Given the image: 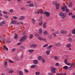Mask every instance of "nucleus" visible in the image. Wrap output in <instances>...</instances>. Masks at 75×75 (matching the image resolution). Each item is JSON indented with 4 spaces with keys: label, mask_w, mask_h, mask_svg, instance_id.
Wrapping results in <instances>:
<instances>
[{
    "label": "nucleus",
    "mask_w": 75,
    "mask_h": 75,
    "mask_svg": "<svg viewBox=\"0 0 75 75\" xmlns=\"http://www.w3.org/2000/svg\"><path fill=\"white\" fill-rule=\"evenodd\" d=\"M57 75H63V74H62L57 73Z\"/></svg>",
    "instance_id": "56"
},
{
    "label": "nucleus",
    "mask_w": 75,
    "mask_h": 75,
    "mask_svg": "<svg viewBox=\"0 0 75 75\" xmlns=\"http://www.w3.org/2000/svg\"><path fill=\"white\" fill-rule=\"evenodd\" d=\"M27 38V36L25 35L22 38L20 39V41H23Z\"/></svg>",
    "instance_id": "4"
},
{
    "label": "nucleus",
    "mask_w": 75,
    "mask_h": 75,
    "mask_svg": "<svg viewBox=\"0 0 75 75\" xmlns=\"http://www.w3.org/2000/svg\"><path fill=\"white\" fill-rule=\"evenodd\" d=\"M4 65L5 67H7V62H4Z\"/></svg>",
    "instance_id": "24"
},
{
    "label": "nucleus",
    "mask_w": 75,
    "mask_h": 75,
    "mask_svg": "<svg viewBox=\"0 0 75 75\" xmlns=\"http://www.w3.org/2000/svg\"><path fill=\"white\" fill-rule=\"evenodd\" d=\"M37 44H33L30 45V47H34L35 48L37 47Z\"/></svg>",
    "instance_id": "9"
},
{
    "label": "nucleus",
    "mask_w": 75,
    "mask_h": 75,
    "mask_svg": "<svg viewBox=\"0 0 75 75\" xmlns=\"http://www.w3.org/2000/svg\"><path fill=\"white\" fill-rule=\"evenodd\" d=\"M48 75H52V73H48Z\"/></svg>",
    "instance_id": "59"
},
{
    "label": "nucleus",
    "mask_w": 75,
    "mask_h": 75,
    "mask_svg": "<svg viewBox=\"0 0 75 75\" xmlns=\"http://www.w3.org/2000/svg\"><path fill=\"white\" fill-rule=\"evenodd\" d=\"M56 46H57V47H60V46H61V44L59 42L57 43L56 44Z\"/></svg>",
    "instance_id": "11"
},
{
    "label": "nucleus",
    "mask_w": 75,
    "mask_h": 75,
    "mask_svg": "<svg viewBox=\"0 0 75 75\" xmlns=\"http://www.w3.org/2000/svg\"><path fill=\"white\" fill-rule=\"evenodd\" d=\"M68 40L70 42L72 41V39L71 38H69L68 39Z\"/></svg>",
    "instance_id": "34"
},
{
    "label": "nucleus",
    "mask_w": 75,
    "mask_h": 75,
    "mask_svg": "<svg viewBox=\"0 0 75 75\" xmlns=\"http://www.w3.org/2000/svg\"><path fill=\"white\" fill-rule=\"evenodd\" d=\"M56 7H59V4L58 3L56 4Z\"/></svg>",
    "instance_id": "46"
},
{
    "label": "nucleus",
    "mask_w": 75,
    "mask_h": 75,
    "mask_svg": "<svg viewBox=\"0 0 75 75\" xmlns=\"http://www.w3.org/2000/svg\"><path fill=\"white\" fill-rule=\"evenodd\" d=\"M42 40H43V41H45V42H46V41H47V39H46L45 38H42Z\"/></svg>",
    "instance_id": "43"
},
{
    "label": "nucleus",
    "mask_w": 75,
    "mask_h": 75,
    "mask_svg": "<svg viewBox=\"0 0 75 75\" xmlns=\"http://www.w3.org/2000/svg\"><path fill=\"white\" fill-rule=\"evenodd\" d=\"M48 34V32L47 31H44L43 32V35H47Z\"/></svg>",
    "instance_id": "14"
},
{
    "label": "nucleus",
    "mask_w": 75,
    "mask_h": 75,
    "mask_svg": "<svg viewBox=\"0 0 75 75\" xmlns=\"http://www.w3.org/2000/svg\"><path fill=\"white\" fill-rule=\"evenodd\" d=\"M74 65H75V63H72V64L71 65V66L70 67H72V65H74Z\"/></svg>",
    "instance_id": "61"
},
{
    "label": "nucleus",
    "mask_w": 75,
    "mask_h": 75,
    "mask_svg": "<svg viewBox=\"0 0 75 75\" xmlns=\"http://www.w3.org/2000/svg\"><path fill=\"white\" fill-rule=\"evenodd\" d=\"M41 61L43 62V63H44L45 62V59H42L41 60Z\"/></svg>",
    "instance_id": "36"
},
{
    "label": "nucleus",
    "mask_w": 75,
    "mask_h": 75,
    "mask_svg": "<svg viewBox=\"0 0 75 75\" xmlns=\"http://www.w3.org/2000/svg\"><path fill=\"white\" fill-rule=\"evenodd\" d=\"M35 65H31L30 66V67L31 68H35Z\"/></svg>",
    "instance_id": "32"
},
{
    "label": "nucleus",
    "mask_w": 75,
    "mask_h": 75,
    "mask_svg": "<svg viewBox=\"0 0 75 75\" xmlns=\"http://www.w3.org/2000/svg\"><path fill=\"white\" fill-rule=\"evenodd\" d=\"M48 44H46V45H44L43 46V47L44 48L45 47H47V46H48Z\"/></svg>",
    "instance_id": "38"
},
{
    "label": "nucleus",
    "mask_w": 75,
    "mask_h": 75,
    "mask_svg": "<svg viewBox=\"0 0 75 75\" xmlns=\"http://www.w3.org/2000/svg\"><path fill=\"white\" fill-rule=\"evenodd\" d=\"M52 35L54 37H57V35H56V34L54 33H52Z\"/></svg>",
    "instance_id": "28"
},
{
    "label": "nucleus",
    "mask_w": 75,
    "mask_h": 75,
    "mask_svg": "<svg viewBox=\"0 0 75 75\" xmlns=\"http://www.w3.org/2000/svg\"><path fill=\"white\" fill-rule=\"evenodd\" d=\"M34 50L31 49V50H29L28 51V52H34Z\"/></svg>",
    "instance_id": "29"
},
{
    "label": "nucleus",
    "mask_w": 75,
    "mask_h": 75,
    "mask_svg": "<svg viewBox=\"0 0 75 75\" xmlns=\"http://www.w3.org/2000/svg\"><path fill=\"white\" fill-rule=\"evenodd\" d=\"M15 36H14V38L15 39L17 38V37H18V35L16 33H15Z\"/></svg>",
    "instance_id": "31"
},
{
    "label": "nucleus",
    "mask_w": 75,
    "mask_h": 75,
    "mask_svg": "<svg viewBox=\"0 0 75 75\" xmlns=\"http://www.w3.org/2000/svg\"><path fill=\"white\" fill-rule=\"evenodd\" d=\"M52 47H53L52 45H50L48 47V48H49V49H50Z\"/></svg>",
    "instance_id": "40"
},
{
    "label": "nucleus",
    "mask_w": 75,
    "mask_h": 75,
    "mask_svg": "<svg viewBox=\"0 0 75 75\" xmlns=\"http://www.w3.org/2000/svg\"><path fill=\"white\" fill-rule=\"evenodd\" d=\"M66 13H68V12H69V9L66 8Z\"/></svg>",
    "instance_id": "49"
},
{
    "label": "nucleus",
    "mask_w": 75,
    "mask_h": 75,
    "mask_svg": "<svg viewBox=\"0 0 75 75\" xmlns=\"http://www.w3.org/2000/svg\"><path fill=\"white\" fill-rule=\"evenodd\" d=\"M36 37H37L38 39L39 40H41L42 39V38L40 37V36H38V35H36Z\"/></svg>",
    "instance_id": "6"
},
{
    "label": "nucleus",
    "mask_w": 75,
    "mask_h": 75,
    "mask_svg": "<svg viewBox=\"0 0 75 75\" xmlns=\"http://www.w3.org/2000/svg\"><path fill=\"white\" fill-rule=\"evenodd\" d=\"M42 25V22H40L39 23V25Z\"/></svg>",
    "instance_id": "53"
},
{
    "label": "nucleus",
    "mask_w": 75,
    "mask_h": 75,
    "mask_svg": "<svg viewBox=\"0 0 75 75\" xmlns=\"http://www.w3.org/2000/svg\"><path fill=\"white\" fill-rule=\"evenodd\" d=\"M26 3L28 4H31V1H28L26 2Z\"/></svg>",
    "instance_id": "42"
},
{
    "label": "nucleus",
    "mask_w": 75,
    "mask_h": 75,
    "mask_svg": "<svg viewBox=\"0 0 75 75\" xmlns=\"http://www.w3.org/2000/svg\"><path fill=\"white\" fill-rule=\"evenodd\" d=\"M68 60L67 59H64V62L65 63V64H67L68 63V62H67V60Z\"/></svg>",
    "instance_id": "27"
},
{
    "label": "nucleus",
    "mask_w": 75,
    "mask_h": 75,
    "mask_svg": "<svg viewBox=\"0 0 75 75\" xmlns=\"http://www.w3.org/2000/svg\"><path fill=\"white\" fill-rule=\"evenodd\" d=\"M21 44V42H19V43H18V44H17V45H20V44Z\"/></svg>",
    "instance_id": "64"
},
{
    "label": "nucleus",
    "mask_w": 75,
    "mask_h": 75,
    "mask_svg": "<svg viewBox=\"0 0 75 75\" xmlns=\"http://www.w3.org/2000/svg\"><path fill=\"white\" fill-rule=\"evenodd\" d=\"M66 33V31H64L63 30H62L60 31V33H61V34H65Z\"/></svg>",
    "instance_id": "7"
},
{
    "label": "nucleus",
    "mask_w": 75,
    "mask_h": 75,
    "mask_svg": "<svg viewBox=\"0 0 75 75\" xmlns=\"http://www.w3.org/2000/svg\"><path fill=\"white\" fill-rule=\"evenodd\" d=\"M14 71L13 70H10L9 71V74H11V73H13Z\"/></svg>",
    "instance_id": "39"
},
{
    "label": "nucleus",
    "mask_w": 75,
    "mask_h": 75,
    "mask_svg": "<svg viewBox=\"0 0 75 75\" xmlns=\"http://www.w3.org/2000/svg\"><path fill=\"white\" fill-rule=\"evenodd\" d=\"M40 74V72H37L35 73V75H38Z\"/></svg>",
    "instance_id": "37"
},
{
    "label": "nucleus",
    "mask_w": 75,
    "mask_h": 75,
    "mask_svg": "<svg viewBox=\"0 0 75 75\" xmlns=\"http://www.w3.org/2000/svg\"><path fill=\"white\" fill-rule=\"evenodd\" d=\"M3 13L5 14H7V13L6 11H3Z\"/></svg>",
    "instance_id": "52"
},
{
    "label": "nucleus",
    "mask_w": 75,
    "mask_h": 75,
    "mask_svg": "<svg viewBox=\"0 0 75 75\" xmlns=\"http://www.w3.org/2000/svg\"><path fill=\"white\" fill-rule=\"evenodd\" d=\"M19 75H23V72L21 71H20L19 72Z\"/></svg>",
    "instance_id": "16"
},
{
    "label": "nucleus",
    "mask_w": 75,
    "mask_h": 75,
    "mask_svg": "<svg viewBox=\"0 0 75 75\" xmlns=\"http://www.w3.org/2000/svg\"><path fill=\"white\" fill-rule=\"evenodd\" d=\"M71 47V44H69L66 45V47L67 48H70Z\"/></svg>",
    "instance_id": "17"
},
{
    "label": "nucleus",
    "mask_w": 75,
    "mask_h": 75,
    "mask_svg": "<svg viewBox=\"0 0 75 75\" xmlns=\"http://www.w3.org/2000/svg\"><path fill=\"white\" fill-rule=\"evenodd\" d=\"M39 11H40V14H42V13H43V12H42V10L40 9Z\"/></svg>",
    "instance_id": "35"
},
{
    "label": "nucleus",
    "mask_w": 75,
    "mask_h": 75,
    "mask_svg": "<svg viewBox=\"0 0 75 75\" xmlns=\"http://www.w3.org/2000/svg\"><path fill=\"white\" fill-rule=\"evenodd\" d=\"M46 25H47V23L45 22L43 24V28H45L46 27Z\"/></svg>",
    "instance_id": "19"
},
{
    "label": "nucleus",
    "mask_w": 75,
    "mask_h": 75,
    "mask_svg": "<svg viewBox=\"0 0 75 75\" xmlns=\"http://www.w3.org/2000/svg\"><path fill=\"white\" fill-rule=\"evenodd\" d=\"M56 66H58L59 65V63H57L56 64Z\"/></svg>",
    "instance_id": "63"
},
{
    "label": "nucleus",
    "mask_w": 75,
    "mask_h": 75,
    "mask_svg": "<svg viewBox=\"0 0 75 75\" xmlns=\"http://www.w3.org/2000/svg\"><path fill=\"white\" fill-rule=\"evenodd\" d=\"M38 21H42V19H41V18H40L38 19Z\"/></svg>",
    "instance_id": "58"
},
{
    "label": "nucleus",
    "mask_w": 75,
    "mask_h": 75,
    "mask_svg": "<svg viewBox=\"0 0 75 75\" xmlns=\"http://www.w3.org/2000/svg\"><path fill=\"white\" fill-rule=\"evenodd\" d=\"M39 32L40 34H42V29L40 28L39 30Z\"/></svg>",
    "instance_id": "18"
},
{
    "label": "nucleus",
    "mask_w": 75,
    "mask_h": 75,
    "mask_svg": "<svg viewBox=\"0 0 75 75\" xmlns=\"http://www.w3.org/2000/svg\"><path fill=\"white\" fill-rule=\"evenodd\" d=\"M71 17L72 18H74L75 17V15H73Z\"/></svg>",
    "instance_id": "62"
},
{
    "label": "nucleus",
    "mask_w": 75,
    "mask_h": 75,
    "mask_svg": "<svg viewBox=\"0 0 75 75\" xmlns=\"http://www.w3.org/2000/svg\"><path fill=\"white\" fill-rule=\"evenodd\" d=\"M16 50V48H13L12 49V50H11L12 52H13V51H14Z\"/></svg>",
    "instance_id": "41"
},
{
    "label": "nucleus",
    "mask_w": 75,
    "mask_h": 75,
    "mask_svg": "<svg viewBox=\"0 0 75 75\" xmlns=\"http://www.w3.org/2000/svg\"><path fill=\"white\" fill-rule=\"evenodd\" d=\"M72 12L70 13H69V16H72Z\"/></svg>",
    "instance_id": "51"
},
{
    "label": "nucleus",
    "mask_w": 75,
    "mask_h": 75,
    "mask_svg": "<svg viewBox=\"0 0 75 75\" xmlns=\"http://www.w3.org/2000/svg\"><path fill=\"white\" fill-rule=\"evenodd\" d=\"M54 58L55 59H56V60H58L59 59L58 57L57 56H54Z\"/></svg>",
    "instance_id": "22"
},
{
    "label": "nucleus",
    "mask_w": 75,
    "mask_h": 75,
    "mask_svg": "<svg viewBox=\"0 0 75 75\" xmlns=\"http://www.w3.org/2000/svg\"><path fill=\"white\" fill-rule=\"evenodd\" d=\"M21 10H25V8H21Z\"/></svg>",
    "instance_id": "54"
},
{
    "label": "nucleus",
    "mask_w": 75,
    "mask_h": 75,
    "mask_svg": "<svg viewBox=\"0 0 75 75\" xmlns=\"http://www.w3.org/2000/svg\"><path fill=\"white\" fill-rule=\"evenodd\" d=\"M29 7H34V4L33 3L30 4L28 5Z\"/></svg>",
    "instance_id": "15"
},
{
    "label": "nucleus",
    "mask_w": 75,
    "mask_h": 75,
    "mask_svg": "<svg viewBox=\"0 0 75 75\" xmlns=\"http://www.w3.org/2000/svg\"><path fill=\"white\" fill-rule=\"evenodd\" d=\"M9 62H10V63H13L14 62L11 60H9Z\"/></svg>",
    "instance_id": "44"
},
{
    "label": "nucleus",
    "mask_w": 75,
    "mask_h": 75,
    "mask_svg": "<svg viewBox=\"0 0 75 75\" xmlns=\"http://www.w3.org/2000/svg\"><path fill=\"white\" fill-rule=\"evenodd\" d=\"M43 14H45V16L47 17H50V13L48 12L45 11L43 13Z\"/></svg>",
    "instance_id": "3"
},
{
    "label": "nucleus",
    "mask_w": 75,
    "mask_h": 75,
    "mask_svg": "<svg viewBox=\"0 0 75 75\" xmlns=\"http://www.w3.org/2000/svg\"><path fill=\"white\" fill-rule=\"evenodd\" d=\"M13 18L15 20H16V19L17 18V17H16V16H14L13 17Z\"/></svg>",
    "instance_id": "55"
},
{
    "label": "nucleus",
    "mask_w": 75,
    "mask_h": 75,
    "mask_svg": "<svg viewBox=\"0 0 75 75\" xmlns=\"http://www.w3.org/2000/svg\"><path fill=\"white\" fill-rule=\"evenodd\" d=\"M25 72L26 73H28V70L25 69Z\"/></svg>",
    "instance_id": "50"
},
{
    "label": "nucleus",
    "mask_w": 75,
    "mask_h": 75,
    "mask_svg": "<svg viewBox=\"0 0 75 75\" xmlns=\"http://www.w3.org/2000/svg\"><path fill=\"white\" fill-rule=\"evenodd\" d=\"M33 64H38V61L37 60H35L33 61Z\"/></svg>",
    "instance_id": "13"
},
{
    "label": "nucleus",
    "mask_w": 75,
    "mask_h": 75,
    "mask_svg": "<svg viewBox=\"0 0 75 75\" xmlns=\"http://www.w3.org/2000/svg\"><path fill=\"white\" fill-rule=\"evenodd\" d=\"M51 70L53 74H55L56 71V69H57V68H55L54 67H51Z\"/></svg>",
    "instance_id": "2"
},
{
    "label": "nucleus",
    "mask_w": 75,
    "mask_h": 75,
    "mask_svg": "<svg viewBox=\"0 0 75 75\" xmlns=\"http://www.w3.org/2000/svg\"><path fill=\"white\" fill-rule=\"evenodd\" d=\"M69 7H71L72 6V3L71 2H70L69 3Z\"/></svg>",
    "instance_id": "20"
},
{
    "label": "nucleus",
    "mask_w": 75,
    "mask_h": 75,
    "mask_svg": "<svg viewBox=\"0 0 75 75\" xmlns=\"http://www.w3.org/2000/svg\"><path fill=\"white\" fill-rule=\"evenodd\" d=\"M67 8V6L65 5H64L63 7H62L61 8L62 10V11H64L65 10V9Z\"/></svg>",
    "instance_id": "5"
},
{
    "label": "nucleus",
    "mask_w": 75,
    "mask_h": 75,
    "mask_svg": "<svg viewBox=\"0 0 75 75\" xmlns=\"http://www.w3.org/2000/svg\"><path fill=\"white\" fill-rule=\"evenodd\" d=\"M9 11L10 13H13V9H10L9 10Z\"/></svg>",
    "instance_id": "48"
},
{
    "label": "nucleus",
    "mask_w": 75,
    "mask_h": 75,
    "mask_svg": "<svg viewBox=\"0 0 75 75\" xmlns=\"http://www.w3.org/2000/svg\"><path fill=\"white\" fill-rule=\"evenodd\" d=\"M59 14L60 16L62 17V19H65V17L67 16V14L65 13H62V12H60Z\"/></svg>",
    "instance_id": "1"
},
{
    "label": "nucleus",
    "mask_w": 75,
    "mask_h": 75,
    "mask_svg": "<svg viewBox=\"0 0 75 75\" xmlns=\"http://www.w3.org/2000/svg\"><path fill=\"white\" fill-rule=\"evenodd\" d=\"M17 22L16 21H12L11 22V24H16Z\"/></svg>",
    "instance_id": "8"
},
{
    "label": "nucleus",
    "mask_w": 75,
    "mask_h": 75,
    "mask_svg": "<svg viewBox=\"0 0 75 75\" xmlns=\"http://www.w3.org/2000/svg\"><path fill=\"white\" fill-rule=\"evenodd\" d=\"M35 14H39L40 13V11H37L35 12Z\"/></svg>",
    "instance_id": "23"
},
{
    "label": "nucleus",
    "mask_w": 75,
    "mask_h": 75,
    "mask_svg": "<svg viewBox=\"0 0 75 75\" xmlns=\"http://www.w3.org/2000/svg\"><path fill=\"white\" fill-rule=\"evenodd\" d=\"M54 30H55V29H52L51 30V31H54Z\"/></svg>",
    "instance_id": "60"
},
{
    "label": "nucleus",
    "mask_w": 75,
    "mask_h": 75,
    "mask_svg": "<svg viewBox=\"0 0 75 75\" xmlns=\"http://www.w3.org/2000/svg\"><path fill=\"white\" fill-rule=\"evenodd\" d=\"M33 35L31 34L30 35V38L31 39L32 38H33Z\"/></svg>",
    "instance_id": "45"
},
{
    "label": "nucleus",
    "mask_w": 75,
    "mask_h": 75,
    "mask_svg": "<svg viewBox=\"0 0 75 75\" xmlns=\"http://www.w3.org/2000/svg\"><path fill=\"white\" fill-rule=\"evenodd\" d=\"M48 37L49 38V39H51L52 38V35H49L48 36Z\"/></svg>",
    "instance_id": "21"
},
{
    "label": "nucleus",
    "mask_w": 75,
    "mask_h": 75,
    "mask_svg": "<svg viewBox=\"0 0 75 75\" xmlns=\"http://www.w3.org/2000/svg\"><path fill=\"white\" fill-rule=\"evenodd\" d=\"M32 21L33 22V24H34L35 23V21L34 19H32Z\"/></svg>",
    "instance_id": "26"
},
{
    "label": "nucleus",
    "mask_w": 75,
    "mask_h": 75,
    "mask_svg": "<svg viewBox=\"0 0 75 75\" xmlns=\"http://www.w3.org/2000/svg\"><path fill=\"white\" fill-rule=\"evenodd\" d=\"M42 58V56H40L38 57V59L39 60H41V59Z\"/></svg>",
    "instance_id": "30"
},
{
    "label": "nucleus",
    "mask_w": 75,
    "mask_h": 75,
    "mask_svg": "<svg viewBox=\"0 0 75 75\" xmlns=\"http://www.w3.org/2000/svg\"><path fill=\"white\" fill-rule=\"evenodd\" d=\"M1 23L2 24H5V22L3 21L1 22Z\"/></svg>",
    "instance_id": "57"
},
{
    "label": "nucleus",
    "mask_w": 75,
    "mask_h": 75,
    "mask_svg": "<svg viewBox=\"0 0 75 75\" xmlns=\"http://www.w3.org/2000/svg\"><path fill=\"white\" fill-rule=\"evenodd\" d=\"M68 68H69L67 66H65L63 67V68H64V69H67Z\"/></svg>",
    "instance_id": "25"
},
{
    "label": "nucleus",
    "mask_w": 75,
    "mask_h": 75,
    "mask_svg": "<svg viewBox=\"0 0 75 75\" xmlns=\"http://www.w3.org/2000/svg\"><path fill=\"white\" fill-rule=\"evenodd\" d=\"M46 54L47 55H49L50 54V51L47 50L46 52Z\"/></svg>",
    "instance_id": "10"
},
{
    "label": "nucleus",
    "mask_w": 75,
    "mask_h": 75,
    "mask_svg": "<svg viewBox=\"0 0 75 75\" xmlns=\"http://www.w3.org/2000/svg\"><path fill=\"white\" fill-rule=\"evenodd\" d=\"M25 18V16H21L19 18L20 20H23Z\"/></svg>",
    "instance_id": "12"
},
{
    "label": "nucleus",
    "mask_w": 75,
    "mask_h": 75,
    "mask_svg": "<svg viewBox=\"0 0 75 75\" xmlns=\"http://www.w3.org/2000/svg\"><path fill=\"white\" fill-rule=\"evenodd\" d=\"M72 33L73 34H75V29L73 30L72 31Z\"/></svg>",
    "instance_id": "33"
},
{
    "label": "nucleus",
    "mask_w": 75,
    "mask_h": 75,
    "mask_svg": "<svg viewBox=\"0 0 75 75\" xmlns=\"http://www.w3.org/2000/svg\"><path fill=\"white\" fill-rule=\"evenodd\" d=\"M71 63H67V64H66V65H68V66H70L71 65Z\"/></svg>",
    "instance_id": "47"
}]
</instances>
